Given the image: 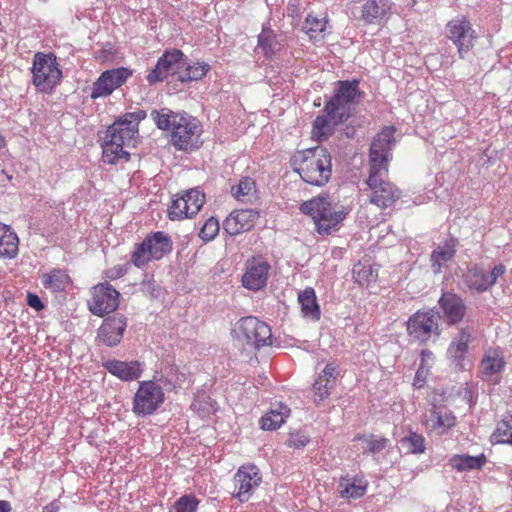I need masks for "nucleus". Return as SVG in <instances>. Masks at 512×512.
Instances as JSON below:
<instances>
[{"label": "nucleus", "instance_id": "18", "mask_svg": "<svg viewBox=\"0 0 512 512\" xmlns=\"http://www.w3.org/2000/svg\"><path fill=\"white\" fill-rule=\"evenodd\" d=\"M506 366L504 356L499 348L487 349L478 366L479 377L492 385L500 383L501 374Z\"/></svg>", "mask_w": 512, "mask_h": 512}, {"label": "nucleus", "instance_id": "41", "mask_svg": "<svg viewBox=\"0 0 512 512\" xmlns=\"http://www.w3.org/2000/svg\"><path fill=\"white\" fill-rule=\"evenodd\" d=\"M180 113L173 112L168 108H162L160 110H152L150 113L151 119L160 130H171L177 119L180 117Z\"/></svg>", "mask_w": 512, "mask_h": 512}, {"label": "nucleus", "instance_id": "10", "mask_svg": "<svg viewBox=\"0 0 512 512\" xmlns=\"http://www.w3.org/2000/svg\"><path fill=\"white\" fill-rule=\"evenodd\" d=\"M234 332L238 338L245 340L256 349L272 344L270 326L254 316L241 318L236 323Z\"/></svg>", "mask_w": 512, "mask_h": 512}, {"label": "nucleus", "instance_id": "55", "mask_svg": "<svg viewBox=\"0 0 512 512\" xmlns=\"http://www.w3.org/2000/svg\"><path fill=\"white\" fill-rule=\"evenodd\" d=\"M427 373H428V369L423 367V363H420L419 368L416 371L414 381H413V386L416 389H420L424 386V384L426 382Z\"/></svg>", "mask_w": 512, "mask_h": 512}, {"label": "nucleus", "instance_id": "5", "mask_svg": "<svg viewBox=\"0 0 512 512\" xmlns=\"http://www.w3.org/2000/svg\"><path fill=\"white\" fill-rule=\"evenodd\" d=\"M31 73L36 90L44 94L52 93L62 79V70L53 53H35Z\"/></svg>", "mask_w": 512, "mask_h": 512}, {"label": "nucleus", "instance_id": "26", "mask_svg": "<svg viewBox=\"0 0 512 512\" xmlns=\"http://www.w3.org/2000/svg\"><path fill=\"white\" fill-rule=\"evenodd\" d=\"M103 367L113 376L126 382L138 380L144 371V364L138 360L127 362L112 359L104 362Z\"/></svg>", "mask_w": 512, "mask_h": 512}, {"label": "nucleus", "instance_id": "59", "mask_svg": "<svg viewBox=\"0 0 512 512\" xmlns=\"http://www.w3.org/2000/svg\"><path fill=\"white\" fill-rule=\"evenodd\" d=\"M61 503L59 500H53L43 508V512H59Z\"/></svg>", "mask_w": 512, "mask_h": 512}, {"label": "nucleus", "instance_id": "35", "mask_svg": "<svg viewBox=\"0 0 512 512\" xmlns=\"http://www.w3.org/2000/svg\"><path fill=\"white\" fill-rule=\"evenodd\" d=\"M42 285L52 292H62L70 283V277L65 270L52 269L41 276Z\"/></svg>", "mask_w": 512, "mask_h": 512}, {"label": "nucleus", "instance_id": "20", "mask_svg": "<svg viewBox=\"0 0 512 512\" xmlns=\"http://www.w3.org/2000/svg\"><path fill=\"white\" fill-rule=\"evenodd\" d=\"M472 339L473 328L470 326L461 327L457 334L453 336L447 348V358L458 370L466 369V354Z\"/></svg>", "mask_w": 512, "mask_h": 512}, {"label": "nucleus", "instance_id": "61", "mask_svg": "<svg viewBox=\"0 0 512 512\" xmlns=\"http://www.w3.org/2000/svg\"><path fill=\"white\" fill-rule=\"evenodd\" d=\"M5 145V139L4 137L0 134V149L3 148Z\"/></svg>", "mask_w": 512, "mask_h": 512}, {"label": "nucleus", "instance_id": "57", "mask_svg": "<svg viewBox=\"0 0 512 512\" xmlns=\"http://www.w3.org/2000/svg\"><path fill=\"white\" fill-rule=\"evenodd\" d=\"M27 304L36 311H40L44 308V304L42 303L40 297L31 292L27 294Z\"/></svg>", "mask_w": 512, "mask_h": 512}, {"label": "nucleus", "instance_id": "13", "mask_svg": "<svg viewBox=\"0 0 512 512\" xmlns=\"http://www.w3.org/2000/svg\"><path fill=\"white\" fill-rule=\"evenodd\" d=\"M506 271L507 268L502 263L496 264L490 272L474 264L469 266L463 274V282L470 290L483 293L493 287Z\"/></svg>", "mask_w": 512, "mask_h": 512}, {"label": "nucleus", "instance_id": "45", "mask_svg": "<svg viewBox=\"0 0 512 512\" xmlns=\"http://www.w3.org/2000/svg\"><path fill=\"white\" fill-rule=\"evenodd\" d=\"M149 241L143 240L141 243L136 244L131 254V263L137 268L145 267L151 260H155L150 253Z\"/></svg>", "mask_w": 512, "mask_h": 512}, {"label": "nucleus", "instance_id": "15", "mask_svg": "<svg viewBox=\"0 0 512 512\" xmlns=\"http://www.w3.org/2000/svg\"><path fill=\"white\" fill-rule=\"evenodd\" d=\"M446 30L448 38L456 45L459 56L464 58L474 46L476 38L471 22L465 16L456 17L447 23Z\"/></svg>", "mask_w": 512, "mask_h": 512}, {"label": "nucleus", "instance_id": "23", "mask_svg": "<svg viewBox=\"0 0 512 512\" xmlns=\"http://www.w3.org/2000/svg\"><path fill=\"white\" fill-rule=\"evenodd\" d=\"M438 305L443 314L444 322L448 326L460 323L466 314V305L463 299L453 292H443L438 300Z\"/></svg>", "mask_w": 512, "mask_h": 512}, {"label": "nucleus", "instance_id": "47", "mask_svg": "<svg viewBox=\"0 0 512 512\" xmlns=\"http://www.w3.org/2000/svg\"><path fill=\"white\" fill-rule=\"evenodd\" d=\"M354 440H359L365 443V451L369 453H378L384 450L387 446L388 439L385 437H378L375 435H358Z\"/></svg>", "mask_w": 512, "mask_h": 512}, {"label": "nucleus", "instance_id": "46", "mask_svg": "<svg viewBox=\"0 0 512 512\" xmlns=\"http://www.w3.org/2000/svg\"><path fill=\"white\" fill-rule=\"evenodd\" d=\"M327 24L326 17H317L313 14H308L303 24V30L309 35L311 39L316 38L325 31Z\"/></svg>", "mask_w": 512, "mask_h": 512}, {"label": "nucleus", "instance_id": "31", "mask_svg": "<svg viewBox=\"0 0 512 512\" xmlns=\"http://www.w3.org/2000/svg\"><path fill=\"white\" fill-rule=\"evenodd\" d=\"M368 483L363 478L342 477L338 485V492L342 498L358 499L367 491Z\"/></svg>", "mask_w": 512, "mask_h": 512}, {"label": "nucleus", "instance_id": "39", "mask_svg": "<svg viewBox=\"0 0 512 512\" xmlns=\"http://www.w3.org/2000/svg\"><path fill=\"white\" fill-rule=\"evenodd\" d=\"M493 444H507L512 446V414L503 417L496 425L491 435Z\"/></svg>", "mask_w": 512, "mask_h": 512}, {"label": "nucleus", "instance_id": "34", "mask_svg": "<svg viewBox=\"0 0 512 512\" xmlns=\"http://www.w3.org/2000/svg\"><path fill=\"white\" fill-rule=\"evenodd\" d=\"M487 462L485 454L470 456L466 454L454 455L449 459L451 468L458 472L480 470Z\"/></svg>", "mask_w": 512, "mask_h": 512}, {"label": "nucleus", "instance_id": "42", "mask_svg": "<svg viewBox=\"0 0 512 512\" xmlns=\"http://www.w3.org/2000/svg\"><path fill=\"white\" fill-rule=\"evenodd\" d=\"M184 72L180 73L178 79L181 82H189V81H198L203 79L207 72L210 70V66L206 63H194L190 65L187 62V65L184 66Z\"/></svg>", "mask_w": 512, "mask_h": 512}, {"label": "nucleus", "instance_id": "37", "mask_svg": "<svg viewBox=\"0 0 512 512\" xmlns=\"http://www.w3.org/2000/svg\"><path fill=\"white\" fill-rule=\"evenodd\" d=\"M256 182L251 177H242L231 187V194L240 202L248 203L256 197Z\"/></svg>", "mask_w": 512, "mask_h": 512}, {"label": "nucleus", "instance_id": "60", "mask_svg": "<svg viewBox=\"0 0 512 512\" xmlns=\"http://www.w3.org/2000/svg\"><path fill=\"white\" fill-rule=\"evenodd\" d=\"M11 504L8 501L0 500V512H10Z\"/></svg>", "mask_w": 512, "mask_h": 512}, {"label": "nucleus", "instance_id": "11", "mask_svg": "<svg viewBox=\"0 0 512 512\" xmlns=\"http://www.w3.org/2000/svg\"><path fill=\"white\" fill-rule=\"evenodd\" d=\"M359 80H340L336 82L335 93L326 102L327 108L349 119L352 116L353 105L361 95Z\"/></svg>", "mask_w": 512, "mask_h": 512}, {"label": "nucleus", "instance_id": "53", "mask_svg": "<svg viewBox=\"0 0 512 512\" xmlns=\"http://www.w3.org/2000/svg\"><path fill=\"white\" fill-rule=\"evenodd\" d=\"M310 442L309 436L302 431H296L289 434L286 442L287 446L294 449H302Z\"/></svg>", "mask_w": 512, "mask_h": 512}, {"label": "nucleus", "instance_id": "16", "mask_svg": "<svg viewBox=\"0 0 512 512\" xmlns=\"http://www.w3.org/2000/svg\"><path fill=\"white\" fill-rule=\"evenodd\" d=\"M120 293L108 282L99 283L92 288V299L88 302L92 314L103 317L115 311L119 306Z\"/></svg>", "mask_w": 512, "mask_h": 512}, {"label": "nucleus", "instance_id": "21", "mask_svg": "<svg viewBox=\"0 0 512 512\" xmlns=\"http://www.w3.org/2000/svg\"><path fill=\"white\" fill-rule=\"evenodd\" d=\"M422 423L428 430L443 435L456 425V417L448 407L433 405L424 416Z\"/></svg>", "mask_w": 512, "mask_h": 512}, {"label": "nucleus", "instance_id": "36", "mask_svg": "<svg viewBox=\"0 0 512 512\" xmlns=\"http://www.w3.org/2000/svg\"><path fill=\"white\" fill-rule=\"evenodd\" d=\"M456 241L451 239L444 243V245L438 246L431 254L432 267L435 273H440L442 266L451 261L456 253Z\"/></svg>", "mask_w": 512, "mask_h": 512}, {"label": "nucleus", "instance_id": "1", "mask_svg": "<svg viewBox=\"0 0 512 512\" xmlns=\"http://www.w3.org/2000/svg\"><path fill=\"white\" fill-rule=\"evenodd\" d=\"M292 166L303 181L314 186H324L332 175L331 155L321 146L297 152Z\"/></svg>", "mask_w": 512, "mask_h": 512}, {"label": "nucleus", "instance_id": "8", "mask_svg": "<svg viewBox=\"0 0 512 512\" xmlns=\"http://www.w3.org/2000/svg\"><path fill=\"white\" fill-rule=\"evenodd\" d=\"M170 132V141L177 150L192 151L199 147L202 127L195 117L181 114Z\"/></svg>", "mask_w": 512, "mask_h": 512}, {"label": "nucleus", "instance_id": "25", "mask_svg": "<svg viewBox=\"0 0 512 512\" xmlns=\"http://www.w3.org/2000/svg\"><path fill=\"white\" fill-rule=\"evenodd\" d=\"M270 265L260 259L248 260L245 265V273L242 276V285L252 291L262 289L268 280Z\"/></svg>", "mask_w": 512, "mask_h": 512}, {"label": "nucleus", "instance_id": "48", "mask_svg": "<svg viewBox=\"0 0 512 512\" xmlns=\"http://www.w3.org/2000/svg\"><path fill=\"white\" fill-rule=\"evenodd\" d=\"M384 14L385 10L377 0H366L362 5V19L367 23H373Z\"/></svg>", "mask_w": 512, "mask_h": 512}, {"label": "nucleus", "instance_id": "49", "mask_svg": "<svg viewBox=\"0 0 512 512\" xmlns=\"http://www.w3.org/2000/svg\"><path fill=\"white\" fill-rule=\"evenodd\" d=\"M332 380H324L319 376L313 384L314 401L320 403L330 395V390L333 388Z\"/></svg>", "mask_w": 512, "mask_h": 512}, {"label": "nucleus", "instance_id": "54", "mask_svg": "<svg viewBox=\"0 0 512 512\" xmlns=\"http://www.w3.org/2000/svg\"><path fill=\"white\" fill-rule=\"evenodd\" d=\"M338 374L337 366L334 363H328L318 376L324 380L331 379L332 385H334Z\"/></svg>", "mask_w": 512, "mask_h": 512}, {"label": "nucleus", "instance_id": "50", "mask_svg": "<svg viewBox=\"0 0 512 512\" xmlns=\"http://www.w3.org/2000/svg\"><path fill=\"white\" fill-rule=\"evenodd\" d=\"M219 221L215 217L208 218L200 229L199 237L204 242L213 240L219 233Z\"/></svg>", "mask_w": 512, "mask_h": 512}, {"label": "nucleus", "instance_id": "19", "mask_svg": "<svg viewBox=\"0 0 512 512\" xmlns=\"http://www.w3.org/2000/svg\"><path fill=\"white\" fill-rule=\"evenodd\" d=\"M262 477L255 465L241 466L234 476V496L241 502L248 501L254 489L260 485Z\"/></svg>", "mask_w": 512, "mask_h": 512}, {"label": "nucleus", "instance_id": "40", "mask_svg": "<svg viewBox=\"0 0 512 512\" xmlns=\"http://www.w3.org/2000/svg\"><path fill=\"white\" fill-rule=\"evenodd\" d=\"M258 48L261 49L266 58H272L278 49L276 35L269 25H263L262 31L258 35Z\"/></svg>", "mask_w": 512, "mask_h": 512}, {"label": "nucleus", "instance_id": "58", "mask_svg": "<svg viewBox=\"0 0 512 512\" xmlns=\"http://www.w3.org/2000/svg\"><path fill=\"white\" fill-rule=\"evenodd\" d=\"M433 358V353L429 349H424L421 351V363H423V367L426 368V365L429 363V361H432Z\"/></svg>", "mask_w": 512, "mask_h": 512}, {"label": "nucleus", "instance_id": "27", "mask_svg": "<svg viewBox=\"0 0 512 512\" xmlns=\"http://www.w3.org/2000/svg\"><path fill=\"white\" fill-rule=\"evenodd\" d=\"M324 115H318L313 122L312 135L318 141L326 140L330 135H332L334 128L346 122L348 119L344 118L339 113L331 112L327 108V104L324 106Z\"/></svg>", "mask_w": 512, "mask_h": 512}, {"label": "nucleus", "instance_id": "17", "mask_svg": "<svg viewBox=\"0 0 512 512\" xmlns=\"http://www.w3.org/2000/svg\"><path fill=\"white\" fill-rule=\"evenodd\" d=\"M131 75L132 71L125 67L104 71L94 82L90 97L97 99L109 96L122 86Z\"/></svg>", "mask_w": 512, "mask_h": 512}, {"label": "nucleus", "instance_id": "2", "mask_svg": "<svg viewBox=\"0 0 512 512\" xmlns=\"http://www.w3.org/2000/svg\"><path fill=\"white\" fill-rule=\"evenodd\" d=\"M137 135L120 118L99 134L102 158L107 164H116L120 160L129 161L127 148L135 147Z\"/></svg>", "mask_w": 512, "mask_h": 512}, {"label": "nucleus", "instance_id": "9", "mask_svg": "<svg viewBox=\"0 0 512 512\" xmlns=\"http://www.w3.org/2000/svg\"><path fill=\"white\" fill-rule=\"evenodd\" d=\"M395 128L384 127L372 140L369 149V171H388L395 145Z\"/></svg>", "mask_w": 512, "mask_h": 512}, {"label": "nucleus", "instance_id": "14", "mask_svg": "<svg viewBox=\"0 0 512 512\" xmlns=\"http://www.w3.org/2000/svg\"><path fill=\"white\" fill-rule=\"evenodd\" d=\"M205 194L199 188L184 191L172 200L168 209L171 220H182L196 215L205 203Z\"/></svg>", "mask_w": 512, "mask_h": 512}, {"label": "nucleus", "instance_id": "52", "mask_svg": "<svg viewBox=\"0 0 512 512\" xmlns=\"http://www.w3.org/2000/svg\"><path fill=\"white\" fill-rule=\"evenodd\" d=\"M146 118V111L137 110L134 112H129L120 117L122 121H125L127 126H129L133 132L138 136V125L139 123Z\"/></svg>", "mask_w": 512, "mask_h": 512}, {"label": "nucleus", "instance_id": "24", "mask_svg": "<svg viewBox=\"0 0 512 512\" xmlns=\"http://www.w3.org/2000/svg\"><path fill=\"white\" fill-rule=\"evenodd\" d=\"M259 219L254 209H239L231 212L223 222V229L231 236L251 230Z\"/></svg>", "mask_w": 512, "mask_h": 512}, {"label": "nucleus", "instance_id": "12", "mask_svg": "<svg viewBox=\"0 0 512 512\" xmlns=\"http://www.w3.org/2000/svg\"><path fill=\"white\" fill-rule=\"evenodd\" d=\"M187 65V56L179 49H168L159 57L155 67L147 74L149 85L165 81L169 76L180 74Z\"/></svg>", "mask_w": 512, "mask_h": 512}, {"label": "nucleus", "instance_id": "38", "mask_svg": "<svg viewBox=\"0 0 512 512\" xmlns=\"http://www.w3.org/2000/svg\"><path fill=\"white\" fill-rule=\"evenodd\" d=\"M353 279L361 287H368L371 283L375 282L378 273L373 269L372 265L368 262H358L354 265Z\"/></svg>", "mask_w": 512, "mask_h": 512}, {"label": "nucleus", "instance_id": "33", "mask_svg": "<svg viewBox=\"0 0 512 512\" xmlns=\"http://www.w3.org/2000/svg\"><path fill=\"white\" fill-rule=\"evenodd\" d=\"M144 240L149 241V250L155 260L162 259L172 251V240L162 231L152 233L145 237Z\"/></svg>", "mask_w": 512, "mask_h": 512}, {"label": "nucleus", "instance_id": "4", "mask_svg": "<svg viewBox=\"0 0 512 512\" xmlns=\"http://www.w3.org/2000/svg\"><path fill=\"white\" fill-rule=\"evenodd\" d=\"M441 316L435 309L418 310L406 322V332L413 343L425 345L441 335Z\"/></svg>", "mask_w": 512, "mask_h": 512}, {"label": "nucleus", "instance_id": "30", "mask_svg": "<svg viewBox=\"0 0 512 512\" xmlns=\"http://www.w3.org/2000/svg\"><path fill=\"white\" fill-rule=\"evenodd\" d=\"M298 302L300 304L303 317L312 321L320 320L321 310L313 288L307 287L301 291L298 294Z\"/></svg>", "mask_w": 512, "mask_h": 512}, {"label": "nucleus", "instance_id": "22", "mask_svg": "<svg viewBox=\"0 0 512 512\" xmlns=\"http://www.w3.org/2000/svg\"><path fill=\"white\" fill-rule=\"evenodd\" d=\"M127 327V318L121 314H115L104 319L98 329L99 340L108 347L117 346Z\"/></svg>", "mask_w": 512, "mask_h": 512}, {"label": "nucleus", "instance_id": "43", "mask_svg": "<svg viewBox=\"0 0 512 512\" xmlns=\"http://www.w3.org/2000/svg\"><path fill=\"white\" fill-rule=\"evenodd\" d=\"M400 442L407 453L421 454L425 452L426 440L421 434L410 431Z\"/></svg>", "mask_w": 512, "mask_h": 512}, {"label": "nucleus", "instance_id": "51", "mask_svg": "<svg viewBox=\"0 0 512 512\" xmlns=\"http://www.w3.org/2000/svg\"><path fill=\"white\" fill-rule=\"evenodd\" d=\"M199 500L193 495H183L174 504L175 512H196Z\"/></svg>", "mask_w": 512, "mask_h": 512}, {"label": "nucleus", "instance_id": "56", "mask_svg": "<svg viewBox=\"0 0 512 512\" xmlns=\"http://www.w3.org/2000/svg\"><path fill=\"white\" fill-rule=\"evenodd\" d=\"M128 268L123 265L114 266L105 271V277L109 280H116L127 273Z\"/></svg>", "mask_w": 512, "mask_h": 512}, {"label": "nucleus", "instance_id": "28", "mask_svg": "<svg viewBox=\"0 0 512 512\" xmlns=\"http://www.w3.org/2000/svg\"><path fill=\"white\" fill-rule=\"evenodd\" d=\"M153 379L162 387L167 390H175L186 381V373L180 371L179 367L175 364L167 363L160 371H155Z\"/></svg>", "mask_w": 512, "mask_h": 512}, {"label": "nucleus", "instance_id": "6", "mask_svg": "<svg viewBox=\"0 0 512 512\" xmlns=\"http://www.w3.org/2000/svg\"><path fill=\"white\" fill-rule=\"evenodd\" d=\"M369 202L380 209L392 208L402 191L388 179V171H369L366 180Z\"/></svg>", "mask_w": 512, "mask_h": 512}, {"label": "nucleus", "instance_id": "29", "mask_svg": "<svg viewBox=\"0 0 512 512\" xmlns=\"http://www.w3.org/2000/svg\"><path fill=\"white\" fill-rule=\"evenodd\" d=\"M19 253V238L11 226L0 222V259L11 260Z\"/></svg>", "mask_w": 512, "mask_h": 512}, {"label": "nucleus", "instance_id": "44", "mask_svg": "<svg viewBox=\"0 0 512 512\" xmlns=\"http://www.w3.org/2000/svg\"><path fill=\"white\" fill-rule=\"evenodd\" d=\"M191 408L196 411L201 418H206L218 410V405L210 396L202 395L194 399Z\"/></svg>", "mask_w": 512, "mask_h": 512}, {"label": "nucleus", "instance_id": "32", "mask_svg": "<svg viewBox=\"0 0 512 512\" xmlns=\"http://www.w3.org/2000/svg\"><path fill=\"white\" fill-rule=\"evenodd\" d=\"M290 414V408L282 403H279L275 408H271L264 414L260 420L259 425L262 430L272 431L278 429Z\"/></svg>", "mask_w": 512, "mask_h": 512}, {"label": "nucleus", "instance_id": "7", "mask_svg": "<svg viewBox=\"0 0 512 512\" xmlns=\"http://www.w3.org/2000/svg\"><path fill=\"white\" fill-rule=\"evenodd\" d=\"M165 402L164 388L153 378L138 383L132 401V412L137 417L153 415Z\"/></svg>", "mask_w": 512, "mask_h": 512}, {"label": "nucleus", "instance_id": "3", "mask_svg": "<svg viewBox=\"0 0 512 512\" xmlns=\"http://www.w3.org/2000/svg\"><path fill=\"white\" fill-rule=\"evenodd\" d=\"M300 211L309 215L319 234H330L346 218L348 212L343 208L335 210L328 196H317L300 205Z\"/></svg>", "mask_w": 512, "mask_h": 512}]
</instances>
